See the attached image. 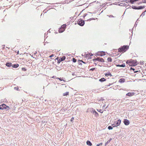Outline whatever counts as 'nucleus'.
<instances>
[{"label": "nucleus", "mask_w": 146, "mask_h": 146, "mask_svg": "<svg viewBox=\"0 0 146 146\" xmlns=\"http://www.w3.org/2000/svg\"><path fill=\"white\" fill-rule=\"evenodd\" d=\"M129 47L127 46H123L122 47L119 48L118 51L120 52H125L126 50Z\"/></svg>", "instance_id": "1"}, {"label": "nucleus", "mask_w": 146, "mask_h": 146, "mask_svg": "<svg viewBox=\"0 0 146 146\" xmlns=\"http://www.w3.org/2000/svg\"><path fill=\"white\" fill-rule=\"evenodd\" d=\"M137 65V61L136 60H133L132 59L130 60V66H136Z\"/></svg>", "instance_id": "2"}, {"label": "nucleus", "mask_w": 146, "mask_h": 146, "mask_svg": "<svg viewBox=\"0 0 146 146\" xmlns=\"http://www.w3.org/2000/svg\"><path fill=\"white\" fill-rule=\"evenodd\" d=\"M66 26V25L65 24L62 25L59 30V32L60 33L63 32L65 30Z\"/></svg>", "instance_id": "3"}, {"label": "nucleus", "mask_w": 146, "mask_h": 146, "mask_svg": "<svg viewBox=\"0 0 146 146\" xmlns=\"http://www.w3.org/2000/svg\"><path fill=\"white\" fill-rule=\"evenodd\" d=\"M93 61L94 62H96V61H98L101 62H104V59L101 58L97 57L96 59H93Z\"/></svg>", "instance_id": "4"}, {"label": "nucleus", "mask_w": 146, "mask_h": 146, "mask_svg": "<svg viewBox=\"0 0 146 146\" xmlns=\"http://www.w3.org/2000/svg\"><path fill=\"white\" fill-rule=\"evenodd\" d=\"M78 24L81 26H83L84 24V21L80 20L78 21Z\"/></svg>", "instance_id": "5"}, {"label": "nucleus", "mask_w": 146, "mask_h": 146, "mask_svg": "<svg viewBox=\"0 0 146 146\" xmlns=\"http://www.w3.org/2000/svg\"><path fill=\"white\" fill-rule=\"evenodd\" d=\"M123 123L125 125H128L129 124L130 122L129 121L126 119H125L123 121Z\"/></svg>", "instance_id": "6"}, {"label": "nucleus", "mask_w": 146, "mask_h": 146, "mask_svg": "<svg viewBox=\"0 0 146 146\" xmlns=\"http://www.w3.org/2000/svg\"><path fill=\"white\" fill-rule=\"evenodd\" d=\"M6 105L5 104H2L0 105V110H3L4 109H7L6 108Z\"/></svg>", "instance_id": "7"}, {"label": "nucleus", "mask_w": 146, "mask_h": 146, "mask_svg": "<svg viewBox=\"0 0 146 146\" xmlns=\"http://www.w3.org/2000/svg\"><path fill=\"white\" fill-rule=\"evenodd\" d=\"M121 122V120L119 119L117 121H115L114 122V123L116 125V126H117L119 125Z\"/></svg>", "instance_id": "8"}, {"label": "nucleus", "mask_w": 146, "mask_h": 146, "mask_svg": "<svg viewBox=\"0 0 146 146\" xmlns=\"http://www.w3.org/2000/svg\"><path fill=\"white\" fill-rule=\"evenodd\" d=\"M134 94H135V93H134V92L133 93H131L129 92L126 94V96H131L133 95Z\"/></svg>", "instance_id": "9"}, {"label": "nucleus", "mask_w": 146, "mask_h": 146, "mask_svg": "<svg viewBox=\"0 0 146 146\" xmlns=\"http://www.w3.org/2000/svg\"><path fill=\"white\" fill-rule=\"evenodd\" d=\"M12 64L11 62H7L6 64V65L7 67H9L12 66Z\"/></svg>", "instance_id": "10"}, {"label": "nucleus", "mask_w": 146, "mask_h": 146, "mask_svg": "<svg viewBox=\"0 0 146 146\" xmlns=\"http://www.w3.org/2000/svg\"><path fill=\"white\" fill-rule=\"evenodd\" d=\"M116 66L117 67H124L125 66V64H123L122 65H119V64H117L116 65Z\"/></svg>", "instance_id": "11"}, {"label": "nucleus", "mask_w": 146, "mask_h": 146, "mask_svg": "<svg viewBox=\"0 0 146 146\" xmlns=\"http://www.w3.org/2000/svg\"><path fill=\"white\" fill-rule=\"evenodd\" d=\"M125 79L122 78L120 79L119 80V82L121 83H122L124 82L125 81Z\"/></svg>", "instance_id": "12"}, {"label": "nucleus", "mask_w": 146, "mask_h": 146, "mask_svg": "<svg viewBox=\"0 0 146 146\" xmlns=\"http://www.w3.org/2000/svg\"><path fill=\"white\" fill-rule=\"evenodd\" d=\"M66 58V57L65 56H63L61 58H60L59 60V61L60 62H61L62 61H63Z\"/></svg>", "instance_id": "13"}, {"label": "nucleus", "mask_w": 146, "mask_h": 146, "mask_svg": "<svg viewBox=\"0 0 146 146\" xmlns=\"http://www.w3.org/2000/svg\"><path fill=\"white\" fill-rule=\"evenodd\" d=\"M86 143H87V144L88 145H89V146H91L92 144V143L90 142V141L88 140L86 142Z\"/></svg>", "instance_id": "14"}, {"label": "nucleus", "mask_w": 146, "mask_h": 146, "mask_svg": "<svg viewBox=\"0 0 146 146\" xmlns=\"http://www.w3.org/2000/svg\"><path fill=\"white\" fill-rule=\"evenodd\" d=\"M19 66V65L18 64H12V66L13 67L17 68Z\"/></svg>", "instance_id": "15"}, {"label": "nucleus", "mask_w": 146, "mask_h": 146, "mask_svg": "<svg viewBox=\"0 0 146 146\" xmlns=\"http://www.w3.org/2000/svg\"><path fill=\"white\" fill-rule=\"evenodd\" d=\"M145 7V6H140L137 7V9H143Z\"/></svg>", "instance_id": "16"}, {"label": "nucleus", "mask_w": 146, "mask_h": 146, "mask_svg": "<svg viewBox=\"0 0 146 146\" xmlns=\"http://www.w3.org/2000/svg\"><path fill=\"white\" fill-rule=\"evenodd\" d=\"M106 80L104 78H102L100 79L99 80V81L101 82H103V81H105Z\"/></svg>", "instance_id": "17"}, {"label": "nucleus", "mask_w": 146, "mask_h": 146, "mask_svg": "<svg viewBox=\"0 0 146 146\" xmlns=\"http://www.w3.org/2000/svg\"><path fill=\"white\" fill-rule=\"evenodd\" d=\"M90 111L93 114L96 111L94 109L92 108L91 109Z\"/></svg>", "instance_id": "18"}, {"label": "nucleus", "mask_w": 146, "mask_h": 146, "mask_svg": "<svg viewBox=\"0 0 146 146\" xmlns=\"http://www.w3.org/2000/svg\"><path fill=\"white\" fill-rule=\"evenodd\" d=\"M111 139L110 138V139H109L106 143L105 144V146H106V145H107L109 143L110 141L111 140Z\"/></svg>", "instance_id": "19"}, {"label": "nucleus", "mask_w": 146, "mask_h": 146, "mask_svg": "<svg viewBox=\"0 0 146 146\" xmlns=\"http://www.w3.org/2000/svg\"><path fill=\"white\" fill-rule=\"evenodd\" d=\"M93 114H94L95 116L96 117L98 116V114L96 111L93 113Z\"/></svg>", "instance_id": "20"}, {"label": "nucleus", "mask_w": 146, "mask_h": 146, "mask_svg": "<svg viewBox=\"0 0 146 146\" xmlns=\"http://www.w3.org/2000/svg\"><path fill=\"white\" fill-rule=\"evenodd\" d=\"M69 92H66L63 94V96H67L68 95Z\"/></svg>", "instance_id": "21"}, {"label": "nucleus", "mask_w": 146, "mask_h": 146, "mask_svg": "<svg viewBox=\"0 0 146 146\" xmlns=\"http://www.w3.org/2000/svg\"><path fill=\"white\" fill-rule=\"evenodd\" d=\"M108 60L110 62H111L112 61V59L111 58H108Z\"/></svg>", "instance_id": "22"}, {"label": "nucleus", "mask_w": 146, "mask_h": 146, "mask_svg": "<svg viewBox=\"0 0 146 146\" xmlns=\"http://www.w3.org/2000/svg\"><path fill=\"white\" fill-rule=\"evenodd\" d=\"M111 76V74L110 73H107V74H105L106 76Z\"/></svg>", "instance_id": "23"}, {"label": "nucleus", "mask_w": 146, "mask_h": 146, "mask_svg": "<svg viewBox=\"0 0 146 146\" xmlns=\"http://www.w3.org/2000/svg\"><path fill=\"white\" fill-rule=\"evenodd\" d=\"M108 129H109V130H111V129H113V127L111 126H109L108 127Z\"/></svg>", "instance_id": "24"}, {"label": "nucleus", "mask_w": 146, "mask_h": 146, "mask_svg": "<svg viewBox=\"0 0 146 146\" xmlns=\"http://www.w3.org/2000/svg\"><path fill=\"white\" fill-rule=\"evenodd\" d=\"M130 60H127L126 62V63L127 64H129V66H130Z\"/></svg>", "instance_id": "25"}, {"label": "nucleus", "mask_w": 146, "mask_h": 146, "mask_svg": "<svg viewBox=\"0 0 146 146\" xmlns=\"http://www.w3.org/2000/svg\"><path fill=\"white\" fill-rule=\"evenodd\" d=\"M101 53H102V54H98V55H100V56H102L103 55H105V54H104V52H103V51H102Z\"/></svg>", "instance_id": "26"}, {"label": "nucleus", "mask_w": 146, "mask_h": 146, "mask_svg": "<svg viewBox=\"0 0 146 146\" xmlns=\"http://www.w3.org/2000/svg\"><path fill=\"white\" fill-rule=\"evenodd\" d=\"M132 8L134 9H137V7L133 5L132 6Z\"/></svg>", "instance_id": "27"}, {"label": "nucleus", "mask_w": 146, "mask_h": 146, "mask_svg": "<svg viewBox=\"0 0 146 146\" xmlns=\"http://www.w3.org/2000/svg\"><path fill=\"white\" fill-rule=\"evenodd\" d=\"M72 60L73 62H75L76 61V60L74 58H73Z\"/></svg>", "instance_id": "28"}, {"label": "nucleus", "mask_w": 146, "mask_h": 146, "mask_svg": "<svg viewBox=\"0 0 146 146\" xmlns=\"http://www.w3.org/2000/svg\"><path fill=\"white\" fill-rule=\"evenodd\" d=\"M97 110L99 112H100L101 113H102L103 112V111H102V110L100 109L99 110Z\"/></svg>", "instance_id": "29"}, {"label": "nucleus", "mask_w": 146, "mask_h": 146, "mask_svg": "<svg viewBox=\"0 0 146 146\" xmlns=\"http://www.w3.org/2000/svg\"><path fill=\"white\" fill-rule=\"evenodd\" d=\"M14 89L16 90H19V88L17 87H15Z\"/></svg>", "instance_id": "30"}, {"label": "nucleus", "mask_w": 146, "mask_h": 146, "mask_svg": "<svg viewBox=\"0 0 146 146\" xmlns=\"http://www.w3.org/2000/svg\"><path fill=\"white\" fill-rule=\"evenodd\" d=\"M112 126L113 127H117L115 124L114 123L112 125Z\"/></svg>", "instance_id": "31"}, {"label": "nucleus", "mask_w": 146, "mask_h": 146, "mask_svg": "<svg viewBox=\"0 0 146 146\" xmlns=\"http://www.w3.org/2000/svg\"><path fill=\"white\" fill-rule=\"evenodd\" d=\"M6 108H7V110H8L9 109V106H7L6 105Z\"/></svg>", "instance_id": "32"}, {"label": "nucleus", "mask_w": 146, "mask_h": 146, "mask_svg": "<svg viewBox=\"0 0 146 146\" xmlns=\"http://www.w3.org/2000/svg\"><path fill=\"white\" fill-rule=\"evenodd\" d=\"M102 144H103V143H99V144H98L97 145V146H100V145H102Z\"/></svg>", "instance_id": "33"}, {"label": "nucleus", "mask_w": 146, "mask_h": 146, "mask_svg": "<svg viewBox=\"0 0 146 146\" xmlns=\"http://www.w3.org/2000/svg\"><path fill=\"white\" fill-rule=\"evenodd\" d=\"M95 69V68H91V69H90V70L91 71H93Z\"/></svg>", "instance_id": "34"}, {"label": "nucleus", "mask_w": 146, "mask_h": 146, "mask_svg": "<svg viewBox=\"0 0 146 146\" xmlns=\"http://www.w3.org/2000/svg\"><path fill=\"white\" fill-rule=\"evenodd\" d=\"M22 70L24 71H26V69L25 68H22Z\"/></svg>", "instance_id": "35"}, {"label": "nucleus", "mask_w": 146, "mask_h": 146, "mask_svg": "<svg viewBox=\"0 0 146 146\" xmlns=\"http://www.w3.org/2000/svg\"><path fill=\"white\" fill-rule=\"evenodd\" d=\"M145 12H146V11H144V12H143L142 13V15H143V16L144 15H145Z\"/></svg>", "instance_id": "36"}, {"label": "nucleus", "mask_w": 146, "mask_h": 146, "mask_svg": "<svg viewBox=\"0 0 146 146\" xmlns=\"http://www.w3.org/2000/svg\"><path fill=\"white\" fill-rule=\"evenodd\" d=\"M56 79H58L59 80H60V81H62V80H63V81H64V80H62V79H61V78H56Z\"/></svg>", "instance_id": "37"}, {"label": "nucleus", "mask_w": 146, "mask_h": 146, "mask_svg": "<svg viewBox=\"0 0 146 146\" xmlns=\"http://www.w3.org/2000/svg\"><path fill=\"white\" fill-rule=\"evenodd\" d=\"M54 56V55L53 54H52V55H50V56H49V57H53Z\"/></svg>", "instance_id": "38"}, {"label": "nucleus", "mask_w": 146, "mask_h": 146, "mask_svg": "<svg viewBox=\"0 0 146 146\" xmlns=\"http://www.w3.org/2000/svg\"><path fill=\"white\" fill-rule=\"evenodd\" d=\"M130 69L131 70H133V71H134L135 70V69L134 68H131Z\"/></svg>", "instance_id": "39"}, {"label": "nucleus", "mask_w": 146, "mask_h": 146, "mask_svg": "<svg viewBox=\"0 0 146 146\" xmlns=\"http://www.w3.org/2000/svg\"><path fill=\"white\" fill-rule=\"evenodd\" d=\"M143 3H146V0H144L143 1Z\"/></svg>", "instance_id": "40"}, {"label": "nucleus", "mask_w": 146, "mask_h": 146, "mask_svg": "<svg viewBox=\"0 0 146 146\" xmlns=\"http://www.w3.org/2000/svg\"><path fill=\"white\" fill-rule=\"evenodd\" d=\"M74 119V118L73 117H72L71 119V121H72Z\"/></svg>", "instance_id": "41"}, {"label": "nucleus", "mask_w": 146, "mask_h": 146, "mask_svg": "<svg viewBox=\"0 0 146 146\" xmlns=\"http://www.w3.org/2000/svg\"><path fill=\"white\" fill-rule=\"evenodd\" d=\"M109 17H113V16H112L111 15H110V16H108Z\"/></svg>", "instance_id": "42"}, {"label": "nucleus", "mask_w": 146, "mask_h": 146, "mask_svg": "<svg viewBox=\"0 0 146 146\" xmlns=\"http://www.w3.org/2000/svg\"><path fill=\"white\" fill-rule=\"evenodd\" d=\"M19 54V51H18L17 52V54Z\"/></svg>", "instance_id": "43"}, {"label": "nucleus", "mask_w": 146, "mask_h": 146, "mask_svg": "<svg viewBox=\"0 0 146 146\" xmlns=\"http://www.w3.org/2000/svg\"><path fill=\"white\" fill-rule=\"evenodd\" d=\"M104 99H102V98H101V100H103Z\"/></svg>", "instance_id": "44"}, {"label": "nucleus", "mask_w": 146, "mask_h": 146, "mask_svg": "<svg viewBox=\"0 0 146 146\" xmlns=\"http://www.w3.org/2000/svg\"><path fill=\"white\" fill-rule=\"evenodd\" d=\"M72 75H74V73H72Z\"/></svg>", "instance_id": "45"}, {"label": "nucleus", "mask_w": 146, "mask_h": 146, "mask_svg": "<svg viewBox=\"0 0 146 146\" xmlns=\"http://www.w3.org/2000/svg\"><path fill=\"white\" fill-rule=\"evenodd\" d=\"M138 72V71H135L134 72L135 73H136V72Z\"/></svg>", "instance_id": "46"}, {"label": "nucleus", "mask_w": 146, "mask_h": 146, "mask_svg": "<svg viewBox=\"0 0 146 146\" xmlns=\"http://www.w3.org/2000/svg\"><path fill=\"white\" fill-rule=\"evenodd\" d=\"M93 55V54H91V56H92Z\"/></svg>", "instance_id": "47"}, {"label": "nucleus", "mask_w": 146, "mask_h": 146, "mask_svg": "<svg viewBox=\"0 0 146 146\" xmlns=\"http://www.w3.org/2000/svg\"><path fill=\"white\" fill-rule=\"evenodd\" d=\"M54 78V76H53L52 77V78Z\"/></svg>", "instance_id": "48"}]
</instances>
